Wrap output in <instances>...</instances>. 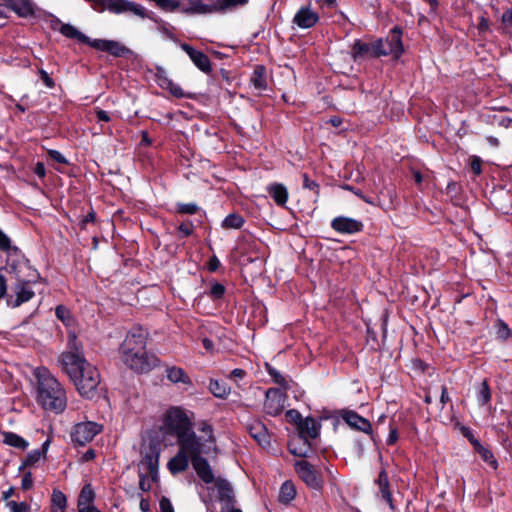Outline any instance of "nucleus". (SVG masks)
Returning <instances> with one entry per match:
<instances>
[{
    "mask_svg": "<svg viewBox=\"0 0 512 512\" xmlns=\"http://www.w3.org/2000/svg\"><path fill=\"white\" fill-rule=\"evenodd\" d=\"M68 347L69 351L59 356L58 363L78 392L86 398H93L100 384V374L82 355L81 345L74 333L69 334Z\"/></svg>",
    "mask_w": 512,
    "mask_h": 512,
    "instance_id": "1",
    "label": "nucleus"
},
{
    "mask_svg": "<svg viewBox=\"0 0 512 512\" xmlns=\"http://www.w3.org/2000/svg\"><path fill=\"white\" fill-rule=\"evenodd\" d=\"M147 332L138 327L132 329L120 346L121 361L130 369L147 373L153 369L158 359L146 351Z\"/></svg>",
    "mask_w": 512,
    "mask_h": 512,
    "instance_id": "2",
    "label": "nucleus"
},
{
    "mask_svg": "<svg viewBox=\"0 0 512 512\" xmlns=\"http://www.w3.org/2000/svg\"><path fill=\"white\" fill-rule=\"evenodd\" d=\"M35 397L37 403L47 411L61 413L67 406L65 389L60 382L44 367L37 368Z\"/></svg>",
    "mask_w": 512,
    "mask_h": 512,
    "instance_id": "3",
    "label": "nucleus"
},
{
    "mask_svg": "<svg viewBox=\"0 0 512 512\" xmlns=\"http://www.w3.org/2000/svg\"><path fill=\"white\" fill-rule=\"evenodd\" d=\"M202 431L206 435L204 442L201 440H182L179 443L178 453L168 462V469L172 474L183 472L188 468L189 459H193L197 455L207 452L210 447L206 443H213L212 429L209 425L204 424Z\"/></svg>",
    "mask_w": 512,
    "mask_h": 512,
    "instance_id": "4",
    "label": "nucleus"
},
{
    "mask_svg": "<svg viewBox=\"0 0 512 512\" xmlns=\"http://www.w3.org/2000/svg\"><path fill=\"white\" fill-rule=\"evenodd\" d=\"M161 430L175 434L178 442L182 440H200L191 429V422L186 412L179 407H172L163 416Z\"/></svg>",
    "mask_w": 512,
    "mask_h": 512,
    "instance_id": "5",
    "label": "nucleus"
},
{
    "mask_svg": "<svg viewBox=\"0 0 512 512\" xmlns=\"http://www.w3.org/2000/svg\"><path fill=\"white\" fill-rule=\"evenodd\" d=\"M401 34V30L395 27L385 39L375 41L372 44V56L392 55L395 58H399L403 53Z\"/></svg>",
    "mask_w": 512,
    "mask_h": 512,
    "instance_id": "6",
    "label": "nucleus"
},
{
    "mask_svg": "<svg viewBox=\"0 0 512 512\" xmlns=\"http://www.w3.org/2000/svg\"><path fill=\"white\" fill-rule=\"evenodd\" d=\"M160 450L157 444L150 443L142 450V460L139 463V470L145 471L147 475L156 478L158 472Z\"/></svg>",
    "mask_w": 512,
    "mask_h": 512,
    "instance_id": "7",
    "label": "nucleus"
},
{
    "mask_svg": "<svg viewBox=\"0 0 512 512\" xmlns=\"http://www.w3.org/2000/svg\"><path fill=\"white\" fill-rule=\"evenodd\" d=\"M211 497L220 502L221 508H230L235 505L236 499L234 490L226 479L217 478L214 481V488Z\"/></svg>",
    "mask_w": 512,
    "mask_h": 512,
    "instance_id": "8",
    "label": "nucleus"
},
{
    "mask_svg": "<svg viewBox=\"0 0 512 512\" xmlns=\"http://www.w3.org/2000/svg\"><path fill=\"white\" fill-rule=\"evenodd\" d=\"M101 431V425L87 421L81 422L74 426L71 438L74 442L85 445L90 442Z\"/></svg>",
    "mask_w": 512,
    "mask_h": 512,
    "instance_id": "9",
    "label": "nucleus"
},
{
    "mask_svg": "<svg viewBox=\"0 0 512 512\" xmlns=\"http://www.w3.org/2000/svg\"><path fill=\"white\" fill-rule=\"evenodd\" d=\"M295 469L299 477L312 489H320L322 480L319 473L307 461L301 460L295 463Z\"/></svg>",
    "mask_w": 512,
    "mask_h": 512,
    "instance_id": "10",
    "label": "nucleus"
},
{
    "mask_svg": "<svg viewBox=\"0 0 512 512\" xmlns=\"http://www.w3.org/2000/svg\"><path fill=\"white\" fill-rule=\"evenodd\" d=\"M286 405V395L278 389H269L266 393L264 409L272 416L279 415Z\"/></svg>",
    "mask_w": 512,
    "mask_h": 512,
    "instance_id": "11",
    "label": "nucleus"
},
{
    "mask_svg": "<svg viewBox=\"0 0 512 512\" xmlns=\"http://www.w3.org/2000/svg\"><path fill=\"white\" fill-rule=\"evenodd\" d=\"M331 227L342 234H353L363 229V223L357 219L339 216L332 220Z\"/></svg>",
    "mask_w": 512,
    "mask_h": 512,
    "instance_id": "12",
    "label": "nucleus"
},
{
    "mask_svg": "<svg viewBox=\"0 0 512 512\" xmlns=\"http://www.w3.org/2000/svg\"><path fill=\"white\" fill-rule=\"evenodd\" d=\"M5 6L19 17L27 18L35 14L36 7L30 0H4Z\"/></svg>",
    "mask_w": 512,
    "mask_h": 512,
    "instance_id": "13",
    "label": "nucleus"
},
{
    "mask_svg": "<svg viewBox=\"0 0 512 512\" xmlns=\"http://www.w3.org/2000/svg\"><path fill=\"white\" fill-rule=\"evenodd\" d=\"M289 451L298 457H308L311 451L309 438L297 434L288 443Z\"/></svg>",
    "mask_w": 512,
    "mask_h": 512,
    "instance_id": "14",
    "label": "nucleus"
},
{
    "mask_svg": "<svg viewBox=\"0 0 512 512\" xmlns=\"http://www.w3.org/2000/svg\"><path fill=\"white\" fill-rule=\"evenodd\" d=\"M181 49L185 51L192 62L203 72H209L211 70V63L207 55L201 51L193 49L188 44H181Z\"/></svg>",
    "mask_w": 512,
    "mask_h": 512,
    "instance_id": "15",
    "label": "nucleus"
},
{
    "mask_svg": "<svg viewBox=\"0 0 512 512\" xmlns=\"http://www.w3.org/2000/svg\"><path fill=\"white\" fill-rule=\"evenodd\" d=\"M318 19L317 13L309 8H301L294 16V22L304 29L314 26Z\"/></svg>",
    "mask_w": 512,
    "mask_h": 512,
    "instance_id": "16",
    "label": "nucleus"
},
{
    "mask_svg": "<svg viewBox=\"0 0 512 512\" xmlns=\"http://www.w3.org/2000/svg\"><path fill=\"white\" fill-rule=\"evenodd\" d=\"M320 424L314 418H305L298 424V434L306 438L314 439L319 435Z\"/></svg>",
    "mask_w": 512,
    "mask_h": 512,
    "instance_id": "17",
    "label": "nucleus"
},
{
    "mask_svg": "<svg viewBox=\"0 0 512 512\" xmlns=\"http://www.w3.org/2000/svg\"><path fill=\"white\" fill-rule=\"evenodd\" d=\"M192 464L194 469L196 470L197 475L205 483H213L215 481L208 462L204 458L200 457V455L194 457Z\"/></svg>",
    "mask_w": 512,
    "mask_h": 512,
    "instance_id": "18",
    "label": "nucleus"
},
{
    "mask_svg": "<svg viewBox=\"0 0 512 512\" xmlns=\"http://www.w3.org/2000/svg\"><path fill=\"white\" fill-rule=\"evenodd\" d=\"M14 290H15V294H16V300L13 305L14 307H17V306L21 305L22 303L29 301L30 299H32V297L35 294L34 290L31 287L30 282H25V281H19L15 285Z\"/></svg>",
    "mask_w": 512,
    "mask_h": 512,
    "instance_id": "19",
    "label": "nucleus"
},
{
    "mask_svg": "<svg viewBox=\"0 0 512 512\" xmlns=\"http://www.w3.org/2000/svg\"><path fill=\"white\" fill-rule=\"evenodd\" d=\"M267 191L279 206H285L289 194L287 188L283 184H271L270 186H268Z\"/></svg>",
    "mask_w": 512,
    "mask_h": 512,
    "instance_id": "20",
    "label": "nucleus"
},
{
    "mask_svg": "<svg viewBox=\"0 0 512 512\" xmlns=\"http://www.w3.org/2000/svg\"><path fill=\"white\" fill-rule=\"evenodd\" d=\"M376 483L378 485L379 493L381 494L382 499L388 503L391 509H394L392 496L389 490L388 475L385 470H382L379 473Z\"/></svg>",
    "mask_w": 512,
    "mask_h": 512,
    "instance_id": "21",
    "label": "nucleus"
},
{
    "mask_svg": "<svg viewBox=\"0 0 512 512\" xmlns=\"http://www.w3.org/2000/svg\"><path fill=\"white\" fill-rule=\"evenodd\" d=\"M344 419L349 426L356 428L360 431L369 432L371 429L370 422L354 412L345 413Z\"/></svg>",
    "mask_w": 512,
    "mask_h": 512,
    "instance_id": "22",
    "label": "nucleus"
},
{
    "mask_svg": "<svg viewBox=\"0 0 512 512\" xmlns=\"http://www.w3.org/2000/svg\"><path fill=\"white\" fill-rule=\"evenodd\" d=\"M167 378L172 383H182L186 386H191L192 382L189 378V376L185 373V371L176 366L168 367L166 369Z\"/></svg>",
    "mask_w": 512,
    "mask_h": 512,
    "instance_id": "23",
    "label": "nucleus"
},
{
    "mask_svg": "<svg viewBox=\"0 0 512 512\" xmlns=\"http://www.w3.org/2000/svg\"><path fill=\"white\" fill-rule=\"evenodd\" d=\"M3 442L11 447L25 450L28 448L29 443L23 437L13 432H3Z\"/></svg>",
    "mask_w": 512,
    "mask_h": 512,
    "instance_id": "24",
    "label": "nucleus"
},
{
    "mask_svg": "<svg viewBox=\"0 0 512 512\" xmlns=\"http://www.w3.org/2000/svg\"><path fill=\"white\" fill-rule=\"evenodd\" d=\"M94 491L90 485H85L79 495L77 508L81 510L82 508L92 507L91 503L94 500Z\"/></svg>",
    "mask_w": 512,
    "mask_h": 512,
    "instance_id": "25",
    "label": "nucleus"
},
{
    "mask_svg": "<svg viewBox=\"0 0 512 512\" xmlns=\"http://www.w3.org/2000/svg\"><path fill=\"white\" fill-rule=\"evenodd\" d=\"M470 442L474 445L476 451L482 457V459L490 464L494 469L497 467V462L491 453V451L480 444L478 440L473 437H470Z\"/></svg>",
    "mask_w": 512,
    "mask_h": 512,
    "instance_id": "26",
    "label": "nucleus"
},
{
    "mask_svg": "<svg viewBox=\"0 0 512 512\" xmlns=\"http://www.w3.org/2000/svg\"><path fill=\"white\" fill-rule=\"evenodd\" d=\"M251 83L257 90H264L267 87L266 71L262 66H257L253 72Z\"/></svg>",
    "mask_w": 512,
    "mask_h": 512,
    "instance_id": "27",
    "label": "nucleus"
},
{
    "mask_svg": "<svg viewBox=\"0 0 512 512\" xmlns=\"http://www.w3.org/2000/svg\"><path fill=\"white\" fill-rule=\"evenodd\" d=\"M185 12L206 14L215 10L214 6H208L201 0H189L188 6L184 9Z\"/></svg>",
    "mask_w": 512,
    "mask_h": 512,
    "instance_id": "28",
    "label": "nucleus"
},
{
    "mask_svg": "<svg viewBox=\"0 0 512 512\" xmlns=\"http://www.w3.org/2000/svg\"><path fill=\"white\" fill-rule=\"evenodd\" d=\"M60 32L64 36H66L68 38L76 39L79 42H82V43L89 42V39L87 36H85L83 33H81L79 30H77L76 27H74L70 24H63L60 28Z\"/></svg>",
    "mask_w": 512,
    "mask_h": 512,
    "instance_id": "29",
    "label": "nucleus"
},
{
    "mask_svg": "<svg viewBox=\"0 0 512 512\" xmlns=\"http://www.w3.org/2000/svg\"><path fill=\"white\" fill-rule=\"evenodd\" d=\"M296 496V489L292 482L286 481L282 484L279 491V500L282 503H289Z\"/></svg>",
    "mask_w": 512,
    "mask_h": 512,
    "instance_id": "30",
    "label": "nucleus"
},
{
    "mask_svg": "<svg viewBox=\"0 0 512 512\" xmlns=\"http://www.w3.org/2000/svg\"><path fill=\"white\" fill-rule=\"evenodd\" d=\"M209 390L215 397L222 399L226 398L230 393V388L224 382L218 380L210 381Z\"/></svg>",
    "mask_w": 512,
    "mask_h": 512,
    "instance_id": "31",
    "label": "nucleus"
},
{
    "mask_svg": "<svg viewBox=\"0 0 512 512\" xmlns=\"http://www.w3.org/2000/svg\"><path fill=\"white\" fill-rule=\"evenodd\" d=\"M477 402L480 406L487 405L491 400V392L487 381H483L477 388Z\"/></svg>",
    "mask_w": 512,
    "mask_h": 512,
    "instance_id": "32",
    "label": "nucleus"
},
{
    "mask_svg": "<svg viewBox=\"0 0 512 512\" xmlns=\"http://www.w3.org/2000/svg\"><path fill=\"white\" fill-rule=\"evenodd\" d=\"M43 451L40 450H33L29 452L25 458V460L22 462V464L19 467V470H23L26 467H30L35 465L37 462L40 461L41 458H43Z\"/></svg>",
    "mask_w": 512,
    "mask_h": 512,
    "instance_id": "33",
    "label": "nucleus"
},
{
    "mask_svg": "<svg viewBox=\"0 0 512 512\" xmlns=\"http://www.w3.org/2000/svg\"><path fill=\"white\" fill-rule=\"evenodd\" d=\"M244 223L242 216L238 214H229L222 223L224 228L239 229Z\"/></svg>",
    "mask_w": 512,
    "mask_h": 512,
    "instance_id": "34",
    "label": "nucleus"
},
{
    "mask_svg": "<svg viewBox=\"0 0 512 512\" xmlns=\"http://www.w3.org/2000/svg\"><path fill=\"white\" fill-rule=\"evenodd\" d=\"M52 509H59L61 511H64L66 508L67 500L66 496L59 490H54L52 493Z\"/></svg>",
    "mask_w": 512,
    "mask_h": 512,
    "instance_id": "35",
    "label": "nucleus"
},
{
    "mask_svg": "<svg viewBox=\"0 0 512 512\" xmlns=\"http://www.w3.org/2000/svg\"><path fill=\"white\" fill-rule=\"evenodd\" d=\"M353 57L354 58H357L359 56H363V55H366V54H371L372 55V45H368L366 43H363L361 41H355L354 45H353Z\"/></svg>",
    "mask_w": 512,
    "mask_h": 512,
    "instance_id": "36",
    "label": "nucleus"
},
{
    "mask_svg": "<svg viewBox=\"0 0 512 512\" xmlns=\"http://www.w3.org/2000/svg\"><path fill=\"white\" fill-rule=\"evenodd\" d=\"M124 12H132L133 14L141 18L146 17V10L143 6L136 4L134 2H130L128 0H125Z\"/></svg>",
    "mask_w": 512,
    "mask_h": 512,
    "instance_id": "37",
    "label": "nucleus"
},
{
    "mask_svg": "<svg viewBox=\"0 0 512 512\" xmlns=\"http://www.w3.org/2000/svg\"><path fill=\"white\" fill-rule=\"evenodd\" d=\"M126 51V48L121 45L119 42L109 40L107 52L112 54L113 56H121Z\"/></svg>",
    "mask_w": 512,
    "mask_h": 512,
    "instance_id": "38",
    "label": "nucleus"
},
{
    "mask_svg": "<svg viewBox=\"0 0 512 512\" xmlns=\"http://www.w3.org/2000/svg\"><path fill=\"white\" fill-rule=\"evenodd\" d=\"M6 506L9 512H26L28 509L27 504L24 502L7 501Z\"/></svg>",
    "mask_w": 512,
    "mask_h": 512,
    "instance_id": "39",
    "label": "nucleus"
},
{
    "mask_svg": "<svg viewBox=\"0 0 512 512\" xmlns=\"http://www.w3.org/2000/svg\"><path fill=\"white\" fill-rule=\"evenodd\" d=\"M225 293V288L220 283H214L210 289V296L214 299L221 298Z\"/></svg>",
    "mask_w": 512,
    "mask_h": 512,
    "instance_id": "40",
    "label": "nucleus"
},
{
    "mask_svg": "<svg viewBox=\"0 0 512 512\" xmlns=\"http://www.w3.org/2000/svg\"><path fill=\"white\" fill-rule=\"evenodd\" d=\"M56 316L58 319H60L63 323L69 324L70 321V312L67 308L64 306H58L56 308Z\"/></svg>",
    "mask_w": 512,
    "mask_h": 512,
    "instance_id": "41",
    "label": "nucleus"
},
{
    "mask_svg": "<svg viewBox=\"0 0 512 512\" xmlns=\"http://www.w3.org/2000/svg\"><path fill=\"white\" fill-rule=\"evenodd\" d=\"M198 211V207L194 203H187V204H179L178 205V212L184 213V214H194Z\"/></svg>",
    "mask_w": 512,
    "mask_h": 512,
    "instance_id": "42",
    "label": "nucleus"
},
{
    "mask_svg": "<svg viewBox=\"0 0 512 512\" xmlns=\"http://www.w3.org/2000/svg\"><path fill=\"white\" fill-rule=\"evenodd\" d=\"M150 479H153L151 475H147L145 471H140L139 485L141 490L146 491L150 489Z\"/></svg>",
    "mask_w": 512,
    "mask_h": 512,
    "instance_id": "43",
    "label": "nucleus"
},
{
    "mask_svg": "<svg viewBox=\"0 0 512 512\" xmlns=\"http://www.w3.org/2000/svg\"><path fill=\"white\" fill-rule=\"evenodd\" d=\"M502 24L504 25L503 30L506 31L508 27L512 25V9L504 11L501 17Z\"/></svg>",
    "mask_w": 512,
    "mask_h": 512,
    "instance_id": "44",
    "label": "nucleus"
},
{
    "mask_svg": "<svg viewBox=\"0 0 512 512\" xmlns=\"http://www.w3.org/2000/svg\"><path fill=\"white\" fill-rule=\"evenodd\" d=\"M471 169L476 174L481 173L482 160L478 156H473L471 159Z\"/></svg>",
    "mask_w": 512,
    "mask_h": 512,
    "instance_id": "45",
    "label": "nucleus"
},
{
    "mask_svg": "<svg viewBox=\"0 0 512 512\" xmlns=\"http://www.w3.org/2000/svg\"><path fill=\"white\" fill-rule=\"evenodd\" d=\"M286 417L289 419V421L296 423L297 425L300 423V420H303L300 413L294 409L287 411Z\"/></svg>",
    "mask_w": 512,
    "mask_h": 512,
    "instance_id": "46",
    "label": "nucleus"
},
{
    "mask_svg": "<svg viewBox=\"0 0 512 512\" xmlns=\"http://www.w3.org/2000/svg\"><path fill=\"white\" fill-rule=\"evenodd\" d=\"M108 41H109V40H93V41H91V42L89 41L88 43H89L92 47H94V48H96V49H98V50H100V51H106V52H107V48H108Z\"/></svg>",
    "mask_w": 512,
    "mask_h": 512,
    "instance_id": "47",
    "label": "nucleus"
},
{
    "mask_svg": "<svg viewBox=\"0 0 512 512\" xmlns=\"http://www.w3.org/2000/svg\"><path fill=\"white\" fill-rule=\"evenodd\" d=\"M303 187L310 190H315L318 194V184L310 180L306 174L303 175Z\"/></svg>",
    "mask_w": 512,
    "mask_h": 512,
    "instance_id": "48",
    "label": "nucleus"
},
{
    "mask_svg": "<svg viewBox=\"0 0 512 512\" xmlns=\"http://www.w3.org/2000/svg\"><path fill=\"white\" fill-rule=\"evenodd\" d=\"M159 504L161 512H174L173 506L168 498L163 497Z\"/></svg>",
    "mask_w": 512,
    "mask_h": 512,
    "instance_id": "49",
    "label": "nucleus"
},
{
    "mask_svg": "<svg viewBox=\"0 0 512 512\" xmlns=\"http://www.w3.org/2000/svg\"><path fill=\"white\" fill-rule=\"evenodd\" d=\"M32 484H33L32 474L30 472L25 473L22 478V483H21L22 488L24 490H28L32 487Z\"/></svg>",
    "mask_w": 512,
    "mask_h": 512,
    "instance_id": "50",
    "label": "nucleus"
},
{
    "mask_svg": "<svg viewBox=\"0 0 512 512\" xmlns=\"http://www.w3.org/2000/svg\"><path fill=\"white\" fill-rule=\"evenodd\" d=\"M247 2H248V0H223V3L221 4V8L225 9L230 6L244 5Z\"/></svg>",
    "mask_w": 512,
    "mask_h": 512,
    "instance_id": "51",
    "label": "nucleus"
},
{
    "mask_svg": "<svg viewBox=\"0 0 512 512\" xmlns=\"http://www.w3.org/2000/svg\"><path fill=\"white\" fill-rule=\"evenodd\" d=\"M268 372H269L270 376H272V378L274 379V381L276 383H278V384L284 383L283 376L278 371H276L274 368L268 367Z\"/></svg>",
    "mask_w": 512,
    "mask_h": 512,
    "instance_id": "52",
    "label": "nucleus"
},
{
    "mask_svg": "<svg viewBox=\"0 0 512 512\" xmlns=\"http://www.w3.org/2000/svg\"><path fill=\"white\" fill-rule=\"evenodd\" d=\"M10 247L9 238L0 230V249L7 250Z\"/></svg>",
    "mask_w": 512,
    "mask_h": 512,
    "instance_id": "53",
    "label": "nucleus"
},
{
    "mask_svg": "<svg viewBox=\"0 0 512 512\" xmlns=\"http://www.w3.org/2000/svg\"><path fill=\"white\" fill-rule=\"evenodd\" d=\"M49 155L51 156L52 159H54L55 161H57L59 163H66L65 157L59 151L50 150Z\"/></svg>",
    "mask_w": 512,
    "mask_h": 512,
    "instance_id": "54",
    "label": "nucleus"
},
{
    "mask_svg": "<svg viewBox=\"0 0 512 512\" xmlns=\"http://www.w3.org/2000/svg\"><path fill=\"white\" fill-rule=\"evenodd\" d=\"M498 334H499V336L501 338H508L509 337L510 330H509V328L507 327L506 324H504V323H500L499 324Z\"/></svg>",
    "mask_w": 512,
    "mask_h": 512,
    "instance_id": "55",
    "label": "nucleus"
},
{
    "mask_svg": "<svg viewBox=\"0 0 512 512\" xmlns=\"http://www.w3.org/2000/svg\"><path fill=\"white\" fill-rule=\"evenodd\" d=\"M34 172L36 175H38L40 178H43L46 174L45 166L43 163L38 162L34 168Z\"/></svg>",
    "mask_w": 512,
    "mask_h": 512,
    "instance_id": "56",
    "label": "nucleus"
},
{
    "mask_svg": "<svg viewBox=\"0 0 512 512\" xmlns=\"http://www.w3.org/2000/svg\"><path fill=\"white\" fill-rule=\"evenodd\" d=\"M95 113L98 121L108 122L110 120V116L104 110H96Z\"/></svg>",
    "mask_w": 512,
    "mask_h": 512,
    "instance_id": "57",
    "label": "nucleus"
},
{
    "mask_svg": "<svg viewBox=\"0 0 512 512\" xmlns=\"http://www.w3.org/2000/svg\"><path fill=\"white\" fill-rule=\"evenodd\" d=\"M478 30L480 32H486L489 30V22L487 19H485L484 17H481L480 18V22L478 24Z\"/></svg>",
    "mask_w": 512,
    "mask_h": 512,
    "instance_id": "58",
    "label": "nucleus"
},
{
    "mask_svg": "<svg viewBox=\"0 0 512 512\" xmlns=\"http://www.w3.org/2000/svg\"><path fill=\"white\" fill-rule=\"evenodd\" d=\"M40 74H41V78H42L43 82L46 84V86H48L50 88L53 87L54 83H53L52 79L49 77V75L47 74V72L42 70L40 72Z\"/></svg>",
    "mask_w": 512,
    "mask_h": 512,
    "instance_id": "59",
    "label": "nucleus"
},
{
    "mask_svg": "<svg viewBox=\"0 0 512 512\" xmlns=\"http://www.w3.org/2000/svg\"><path fill=\"white\" fill-rule=\"evenodd\" d=\"M245 375V371L242 370V369H234L231 373H230V378H234V379H242Z\"/></svg>",
    "mask_w": 512,
    "mask_h": 512,
    "instance_id": "60",
    "label": "nucleus"
},
{
    "mask_svg": "<svg viewBox=\"0 0 512 512\" xmlns=\"http://www.w3.org/2000/svg\"><path fill=\"white\" fill-rule=\"evenodd\" d=\"M179 230L184 236H188L192 233V227L189 224H181Z\"/></svg>",
    "mask_w": 512,
    "mask_h": 512,
    "instance_id": "61",
    "label": "nucleus"
},
{
    "mask_svg": "<svg viewBox=\"0 0 512 512\" xmlns=\"http://www.w3.org/2000/svg\"><path fill=\"white\" fill-rule=\"evenodd\" d=\"M6 281L2 275H0V299L5 295L6 293Z\"/></svg>",
    "mask_w": 512,
    "mask_h": 512,
    "instance_id": "62",
    "label": "nucleus"
},
{
    "mask_svg": "<svg viewBox=\"0 0 512 512\" xmlns=\"http://www.w3.org/2000/svg\"><path fill=\"white\" fill-rule=\"evenodd\" d=\"M398 439V435H397V431L396 430H391L390 431V434L388 436V439H387V442L389 444H394L396 442V440Z\"/></svg>",
    "mask_w": 512,
    "mask_h": 512,
    "instance_id": "63",
    "label": "nucleus"
},
{
    "mask_svg": "<svg viewBox=\"0 0 512 512\" xmlns=\"http://www.w3.org/2000/svg\"><path fill=\"white\" fill-rule=\"evenodd\" d=\"M219 265H220L219 260H218L217 258H215V257H214V258H212V259L210 260V263H209V269H210L211 271H216V270H217V268L219 267Z\"/></svg>",
    "mask_w": 512,
    "mask_h": 512,
    "instance_id": "64",
    "label": "nucleus"
}]
</instances>
